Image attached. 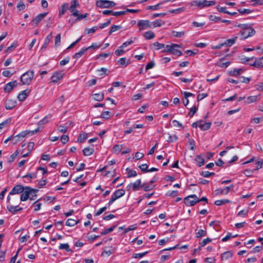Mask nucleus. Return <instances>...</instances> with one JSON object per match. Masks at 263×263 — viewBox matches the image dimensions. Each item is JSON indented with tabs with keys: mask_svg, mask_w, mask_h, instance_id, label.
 I'll return each instance as SVG.
<instances>
[{
	"mask_svg": "<svg viewBox=\"0 0 263 263\" xmlns=\"http://www.w3.org/2000/svg\"><path fill=\"white\" fill-rule=\"evenodd\" d=\"M252 65L257 67H263V56L256 59Z\"/></svg>",
	"mask_w": 263,
	"mask_h": 263,
	"instance_id": "obj_23",
	"label": "nucleus"
},
{
	"mask_svg": "<svg viewBox=\"0 0 263 263\" xmlns=\"http://www.w3.org/2000/svg\"><path fill=\"white\" fill-rule=\"evenodd\" d=\"M96 5L98 7L101 8H110L114 7L116 5V3L110 1L98 0L96 2Z\"/></svg>",
	"mask_w": 263,
	"mask_h": 263,
	"instance_id": "obj_4",
	"label": "nucleus"
},
{
	"mask_svg": "<svg viewBox=\"0 0 263 263\" xmlns=\"http://www.w3.org/2000/svg\"><path fill=\"white\" fill-rule=\"evenodd\" d=\"M110 112L108 111H104L101 115V117L103 119H107L109 118Z\"/></svg>",
	"mask_w": 263,
	"mask_h": 263,
	"instance_id": "obj_58",
	"label": "nucleus"
},
{
	"mask_svg": "<svg viewBox=\"0 0 263 263\" xmlns=\"http://www.w3.org/2000/svg\"><path fill=\"white\" fill-rule=\"evenodd\" d=\"M238 11L240 13L241 15H245L249 14L251 12L252 10L249 9H239Z\"/></svg>",
	"mask_w": 263,
	"mask_h": 263,
	"instance_id": "obj_50",
	"label": "nucleus"
},
{
	"mask_svg": "<svg viewBox=\"0 0 263 263\" xmlns=\"http://www.w3.org/2000/svg\"><path fill=\"white\" fill-rule=\"evenodd\" d=\"M101 47V45H98L97 43H92V45L87 48V50L89 49H95L97 48H99Z\"/></svg>",
	"mask_w": 263,
	"mask_h": 263,
	"instance_id": "obj_61",
	"label": "nucleus"
},
{
	"mask_svg": "<svg viewBox=\"0 0 263 263\" xmlns=\"http://www.w3.org/2000/svg\"><path fill=\"white\" fill-rule=\"evenodd\" d=\"M118 63L121 65V66H126L127 65V64L126 63V58H121L119 61H118Z\"/></svg>",
	"mask_w": 263,
	"mask_h": 263,
	"instance_id": "obj_56",
	"label": "nucleus"
},
{
	"mask_svg": "<svg viewBox=\"0 0 263 263\" xmlns=\"http://www.w3.org/2000/svg\"><path fill=\"white\" fill-rule=\"evenodd\" d=\"M34 77V71L30 70L23 74L20 79L23 85H29L32 81Z\"/></svg>",
	"mask_w": 263,
	"mask_h": 263,
	"instance_id": "obj_3",
	"label": "nucleus"
},
{
	"mask_svg": "<svg viewBox=\"0 0 263 263\" xmlns=\"http://www.w3.org/2000/svg\"><path fill=\"white\" fill-rule=\"evenodd\" d=\"M126 171L128 172L127 174V177L130 178V177H134L137 176V173L134 170H132L128 168H127L126 169Z\"/></svg>",
	"mask_w": 263,
	"mask_h": 263,
	"instance_id": "obj_38",
	"label": "nucleus"
},
{
	"mask_svg": "<svg viewBox=\"0 0 263 263\" xmlns=\"http://www.w3.org/2000/svg\"><path fill=\"white\" fill-rule=\"evenodd\" d=\"M98 27L97 26H95V27H92L91 28H89V29H85V31L88 33V34H90V33H93L94 32H95V31L98 29Z\"/></svg>",
	"mask_w": 263,
	"mask_h": 263,
	"instance_id": "obj_53",
	"label": "nucleus"
},
{
	"mask_svg": "<svg viewBox=\"0 0 263 263\" xmlns=\"http://www.w3.org/2000/svg\"><path fill=\"white\" fill-rule=\"evenodd\" d=\"M179 45L175 44H172L171 45H167L162 50L163 52H170L171 53L174 47H178Z\"/></svg>",
	"mask_w": 263,
	"mask_h": 263,
	"instance_id": "obj_22",
	"label": "nucleus"
},
{
	"mask_svg": "<svg viewBox=\"0 0 263 263\" xmlns=\"http://www.w3.org/2000/svg\"><path fill=\"white\" fill-rule=\"evenodd\" d=\"M187 145L190 147V149L194 151L196 148L195 141L193 139H189Z\"/></svg>",
	"mask_w": 263,
	"mask_h": 263,
	"instance_id": "obj_27",
	"label": "nucleus"
},
{
	"mask_svg": "<svg viewBox=\"0 0 263 263\" xmlns=\"http://www.w3.org/2000/svg\"><path fill=\"white\" fill-rule=\"evenodd\" d=\"M16 104V101L13 99H8L5 102V107L7 109H12Z\"/></svg>",
	"mask_w": 263,
	"mask_h": 263,
	"instance_id": "obj_12",
	"label": "nucleus"
},
{
	"mask_svg": "<svg viewBox=\"0 0 263 263\" xmlns=\"http://www.w3.org/2000/svg\"><path fill=\"white\" fill-rule=\"evenodd\" d=\"M237 236V235H235L234 236H232V235L229 233H228L226 236H224V237H223L222 238V241H223V242H225V241H228V240H229L231 238H232V237H236Z\"/></svg>",
	"mask_w": 263,
	"mask_h": 263,
	"instance_id": "obj_47",
	"label": "nucleus"
},
{
	"mask_svg": "<svg viewBox=\"0 0 263 263\" xmlns=\"http://www.w3.org/2000/svg\"><path fill=\"white\" fill-rule=\"evenodd\" d=\"M60 250H65L67 252H71V250L69 248V246L68 243H61L59 246Z\"/></svg>",
	"mask_w": 263,
	"mask_h": 263,
	"instance_id": "obj_40",
	"label": "nucleus"
},
{
	"mask_svg": "<svg viewBox=\"0 0 263 263\" xmlns=\"http://www.w3.org/2000/svg\"><path fill=\"white\" fill-rule=\"evenodd\" d=\"M39 128H37L33 130L24 131V132H21L17 135L14 136V137L15 138V139H16V138H24L29 134H31V135L36 134V133H37L39 132Z\"/></svg>",
	"mask_w": 263,
	"mask_h": 263,
	"instance_id": "obj_10",
	"label": "nucleus"
},
{
	"mask_svg": "<svg viewBox=\"0 0 263 263\" xmlns=\"http://www.w3.org/2000/svg\"><path fill=\"white\" fill-rule=\"evenodd\" d=\"M38 191L37 190H35L32 189L29 186H25V190L21 195L20 200L22 201H25L27 200L29 196L31 195H33L32 196H36L35 193Z\"/></svg>",
	"mask_w": 263,
	"mask_h": 263,
	"instance_id": "obj_2",
	"label": "nucleus"
},
{
	"mask_svg": "<svg viewBox=\"0 0 263 263\" xmlns=\"http://www.w3.org/2000/svg\"><path fill=\"white\" fill-rule=\"evenodd\" d=\"M143 36L146 39L150 40L155 37V34L153 31H148L145 32Z\"/></svg>",
	"mask_w": 263,
	"mask_h": 263,
	"instance_id": "obj_32",
	"label": "nucleus"
},
{
	"mask_svg": "<svg viewBox=\"0 0 263 263\" xmlns=\"http://www.w3.org/2000/svg\"><path fill=\"white\" fill-rule=\"evenodd\" d=\"M93 151L94 149L92 148L86 147L83 150V153L85 156H88L92 154Z\"/></svg>",
	"mask_w": 263,
	"mask_h": 263,
	"instance_id": "obj_31",
	"label": "nucleus"
},
{
	"mask_svg": "<svg viewBox=\"0 0 263 263\" xmlns=\"http://www.w3.org/2000/svg\"><path fill=\"white\" fill-rule=\"evenodd\" d=\"M197 109L195 106H194L192 108H191L188 114L189 116L190 117H192L196 112Z\"/></svg>",
	"mask_w": 263,
	"mask_h": 263,
	"instance_id": "obj_51",
	"label": "nucleus"
},
{
	"mask_svg": "<svg viewBox=\"0 0 263 263\" xmlns=\"http://www.w3.org/2000/svg\"><path fill=\"white\" fill-rule=\"evenodd\" d=\"M28 94L26 92V90H23L17 96V98L20 101H24L27 97Z\"/></svg>",
	"mask_w": 263,
	"mask_h": 263,
	"instance_id": "obj_33",
	"label": "nucleus"
},
{
	"mask_svg": "<svg viewBox=\"0 0 263 263\" xmlns=\"http://www.w3.org/2000/svg\"><path fill=\"white\" fill-rule=\"evenodd\" d=\"M125 193V192L123 189H119L116 191L111 196V197L108 203V205L110 206L115 201L123 196Z\"/></svg>",
	"mask_w": 263,
	"mask_h": 263,
	"instance_id": "obj_5",
	"label": "nucleus"
},
{
	"mask_svg": "<svg viewBox=\"0 0 263 263\" xmlns=\"http://www.w3.org/2000/svg\"><path fill=\"white\" fill-rule=\"evenodd\" d=\"M99 12H101L102 13V14L105 15H112V16H119V14H116V13H118V11L114 12L111 10H103L102 12L101 11H100Z\"/></svg>",
	"mask_w": 263,
	"mask_h": 263,
	"instance_id": "obj_29",
	"label": "nucleus"
},
{
	"mask_svg": "<svg viewBox=\"0 0 263 263\" xmlns=\"http://www.w3.org/2000/svg\"><path fill=\"white\" fill-rule=\"evenodd\" d=\"M184 202L187 206H193L197 202V198L195 195H190L184 199Z\"/></svg>",
	"mask_w": 263,
	"mask_h": 263,
	"instance_id": "obj_7",
	"label": "nucleus"
},
{
	"mask_svg": "<svg viewBox=\"0 0 263 263\" xmlns=\"http://www.w3.org/2000/svg\"><path fill=\"white\" fill-rule=\"evenodd\" d=\"M25 186H23L22 185L17 184L15 185L9 193V196L7 197V200L8 202H10L11 198L9 196L10 195H13L15 194H19L24 192L25 190Z\"/></svg>",
	"mask_w": 263,
	"mask_h": 263,
	"instance_id": "obj_6",
	"label": "nucleus"
},
{
	"mask_svg": "<svg viewBox=\"0 0 263 263\" xmlns=\"http://www.w3.org/2000/svg\"><path fill=\"white\" fill-rule=\"evenodd\" d=\"M215 2L214 1H208L206 0H204L202 2H198V7L202 8L204 7L210 6L212 5H214L215 4Z\"/></svg>",
	"mask_w": 263,
	"mask_h": 263,
	"instance_id": "obj_16",
	"label": "nucleus"
},
{
	"mask_svg": "<svg viewBox=\"0 0 263 263\" xmlns=\"http://www.w3.org/2000/svg\"><path fill=\"white\" fill-rule=\"evenodd\" d=\"M229 202L230 201L228 199L217 200L215 201V204L216 205H221Z\"/></svg>",
	"mask_w": 263,
	"mask_h": 263,
	"instance_id": "obj_44",
	"label": "nucleus"
},
{
	"mask_svg": "<svg viewBox=\"0 0 263 263\" xmlns=\"http://www.w3.org/2000/svg\"><path fill=\"white\" fill-rule=\"evenodd\" d=\"M116 226H112L108 229H105L104 231L101 232V235H106L108 233L111 232L116 228Z\"/></svg>",
	"mask_w": 263,
	"mask_h": 263,
	"instance_id": "obj_49",
	"label": "nucleus"
},
{
	"mask_svg": "<svg viewBox=\"0 0 263 263\" xmlns=\"http://www.w3.org/2000/svg\"><path fill=\"white\" fill-rule=\"evenodd\" d=\"M147 253H148V251H146V252H144L143 253H135L133 254V257H134L135 258H142L143 256H144L146 254H147Z\"/></svg>",
	"mask_w": 263,
	"mask_h": 263,
	"instance_id": "obj_46",
	"label": "nucleus"
},
{
	"mask_svg": "<svg viewBox=\"0 0 263 263\" xmlns=\"http://www.w3.org/2000/svg\"><path fill=\"white\" fill-rule=\"evenodd\" d=\"M78 221L77 220L69 218L66 222V225L69 227H73L77 224Z\"/></svg>",
	"mask_w": 263,
	"mask_h": 263,
	"instance_id": "obj_34",
	"label": "nucleus"
},
{
	"mask_svg": "<svg viewBox=\"0 0 263 263\" xmlns=\"http://www.w3.org/2000/svg\"><path fill=\"white\" fill-rule=\"evenodd\" d=\"M153 46L156 47V50H159L163 49L165 47V45L163 44L159 43L158 42H155L153 44Z\"/></svg>",
	"mask_w": 263,
	"mask_h": 263,
	"instance_id": "obj_45",
	"label": "nucleus"
},
{
	"mask_svg": "<svg viewBox=\"0 0 263 263\" xmlns=\"http://www.w3.org/2000/svg\"><path fill=\"white\" fill-rule=\"evenodd\" d=\"M141 187H143V190L145 192H147L152 190L154 186L147 185L146 183H143L141 185Z\"/></svg>",
	"mask_w": 263,
	"mask_h": 263,
	"instance_id": "obj_42",
	"label": "nucleus"
},
{
	"mask_svg": "<svg viewBox=\"0 0 263 263\" xmlns=\"http://www.w3.org/2000/svg\"><path fill=\"white\" fill-rule=\"evenodd\" d=\"M87 138V134L83 133L79 135L78 138V142L80 143L84 142Z\"/></svg>",
	"mask_w": 263,
	"mask_h": 263,
	"instance_id": "obj_36",
	"label": "nucleus"
},
{
	"mask_svg": "<svg viewBox=\"0 0 263 263\" xmlns=\"http://www.w3.org/2000/svg\"><path fill=\"white\" fill-rule=\"evenodd\" d=\"M11 122V119H8L2 123H0V130L7 126Z\"/></svg>",
	"mask_w": 263,
	"mask_h": 263,
	"instance_id": "obj_43",
	"label": "nucleus"
},
{
	"mask_svg": "<svg viewBox=\"0 0 263 263\" xmlns=\"http://www.w3.org/2000/svg\"><path fill=\"white\" fill-rule=\"evenodd\" d=\"M51 39H52V33H50L49 35H48L46 36V37L44 43L41 48V50L42 51H44L46 48V47L48 46L49 42H50V40H51Z\"/></svg>",
	"mask_w": 263,
	"mask_h": 263,
	"instance_id": "obj_19",
	"label": "nucleus"
},
{
	"mask_svg": "<svg viewBox=\"0 0 263 263\" xmlns=\"http://www.w3.org/2000/svg\"><path fill=\"white\" fill-rule=\"evenodd\" d=\"M237 39V36H236L232 39L227 40L223 43L226 46H231L235 43Z\"/></svg>",
	"mask_w": 263,
	"mask_h": 263,
	"instance_id": "obj_26",
	"label": "nucleus"
},
{
	"mask_svg": "<svg viewBox=\"0 0 263 263\" xmlns=\"http://www.w3.org/2000/svg\"><path fill=\"white\" fill-rule=\"evenodd\" d=\"M76 8L77 7L69 6V8L68 10H69L70 11V12L71 13V15H74V16H77V15H78L79 14L78 11Z\"/></svg>",
	"mask_w": 263,
	"mask_h": 263,
	"instance_id": "obj_37",
	"label": "nucleus"
},
{
	"mask_svg": "<svg viewBox=\"0 0 263 263\" xmlns=\"http://www.w3.org/2000/svg\"><path fill=\"white\" fill-rule=\"evenodd\" d=\"M86 51L87 49L86 48H82L78 52L76 53L73 55V58L75 59H79L81 57Z\"/></svg>",
	"mask_w": 263,
	"mask_h": 263,
	"instance_id": "obj_28",
	"label": "nucleus"
},
{
	"mask_svg": "<svg viewBox=\"0 0 263 263\" xmlns=\"http://www.w3.org/2000/svg\"><path fill=\"white\" fill-rule=\"evenodd\" d=\"M172 33L174 36L177 37H180L182 36H183L184 34V32H183V31H180V32L173 31L172 32Z\"/></svg>",
	"mask_w": 263,
	"mask_h": 263,
	"instance_id": "obj_63",
	"label": "nucleus"
},
{
	"mask_svg": "<svg viewBox=\"0 0 263 263\" xmlns=\"http://www.w3.org/2000/svg\"><path fill=\"white\" fill-rule=\"evenodd\" d=\"M32 206L33 207H34V211L36 212L41 209V207L42 206V203L39 202V201L37 200L33 203Z\"/></svg>",
	"mask_w": 263,
	"mask_h": 263,
	"instance_id": "obj_39",
	"label": "nucleus"
},
{
	"mask_svg": "<svg viewBox=\"0 0 263 263\" xmlns=\"http://www.w3.org/2000/svg\"><path fill=\"white\" fill-rule=\"evenodd\" d=\"M141 181L140 179H138L135 182L130 183V185H132V189L134 191L139 190L141 187Z\"/></svg>",
	"mask_w": 263,
	"mask_h": 263,
	"instance_id": "obj_20",
	"label": "nucleus"
},
{
	"mask_svg": "<svg viewBox=\"0 0 263 263\" xmlns=\"http://www.w3.org/2000/svg\"><path fill=\"white\" fill-rule=\"evenodd\" d=\"M217 9L218 10V11H219L220 12H223V13H226V14H228L229 15H234L237 14V12H230V11H227V7H220L219 6H218L217 7Z\"/></svg>",
	"mask_w": 263,
	"mask_h": 263,
	"instance_id": "obj_21",
	"label": "nucleus"
},
{
	"mask_svg": "<svg viewBox=\"0 0 263 263\" xmlns=\"http://www.w3.org/2000/svg\"><path fill=\"white\" fill-rule=\"evenodd\" d=\"M140 10L139 9H126L125 10L118 11V13L116 14H119L120 15H129L131 13L133 15H136L137 13H138Z\"/></svg>",
	"mask_w": 263,
	"mask_h": 263,
	"instance_id": "obj_8",
	"label": "nucleus"
},
{
	"mask_svg": "<svg viewBox=\"0 0 263 263\" xmlns=\"http://www.w3.org/2000/svg\"><path fill=\"white\" fill-rule=\"evenodd\" d=\"M176 47H174L173 48V50H172V53L174 55H177V56H180L182 55V52L177 50V49H176Z\"/></svg>",
	"mask_w": 263,
	"mask_h": 263,
	"instance_id": "obj_60",
	"label": "nucleus"
},
{
	"mask_svg": "<svg viewBox=\"0 0 263 263\" xmlns=\"http://www.w3.org/2000/svg\"><path fill=\"white\" fill-rule=\"evenodd\" d=\"M253 172V170L246 169L243 171V174L246 176L249 177L252 176Z\"/></svg>",
	"mask_w": 263,
	"mask_h": 263,
	"instance_id": "obj_59",
	"label": "nucleus"
},
{
	"mask_svg": "<svg viewBox=\"0 0 263 263\" xmlns=\"http://www.w3.org/2000/svg\"><path fill=\"white\" fill-rule=\"evenodd\" d=\"M138 26L140 30H144L150 28L151 24L148 20H141L138 23Z\"/></svg>",
	"mask_w": 263,
	"mask_h": 263,
	"instance_id": "obj_9",
	"label": "nucleus"
},
{
	"mask_svg": "<svg viewBox=\"0 0 263 263\" xmlns=\"http://www.w3.org/2000/svg\"><path fill=\"white\" fill-rule=\"evenodd\" d=\"M121 27L120 26H117V25H114L111 26L110 30L109 31V34L112 33V32H114L118 30H119Z\"/></svg>",
	"mask_w": 263,
	"mask_h": 263,
	"instance_id": "obj_57",
	"label": "nucleus"
},
{
	"mask_svg": "<svg viewBox=\"0 0 263 263\" xmlns=\"http://www.w3.org/2000/svg\"><path fill=\"white\" fill-rule=\"evenodd\" d=\"M134 42L133 40V38L132 37L130 40L126 41L122 44V45L120 47V48L126 47L127 46L132 44Z\"/></svg>",
	"mask_w": 263,
	"mask_h": 263,
	"instance_id": "obj_54",
	"label": "nucleus"
},
{
	"mask_svg": "<svg viewBox=\"0 0 263 263\" xmlns=\"http://www.w3.org/2000/svg\"><path fill=\"white\" fill-rule=\"evenodd\" d=\"M123 148V145L116 144L113 147V150L117 153L121 152Z\"/></svg>",
	"mask_w": 263,
	"mask_h": 263,
	"instance_id": "obj_52",
	"label": "nucleus"
},
{
	"mask_svg": "<svg viewBox=\"0 0 263 263\" xmlns=\"http://www.w3.org/2000/svg\"><path fill=\"white\" fill-rule=\"evenodd\" d=\"M242 68H234L229 71L228 73L230 76L236 77L242 73L244 72Z\"/></svg>",
	"mask_w": 263,
	"mask_h": 263,
	"instance_id": "obj_15",
	"label": "nucleus"
},
{
	"mask_svg": "<svg viewBox=\"0 0 263 263\" xmlns=\"http://www.w3.org/2000/svg\"><path fill=\"white\" fill-rule=\"evenodd\" d=\"M140 169L141 170V171L144 172H147L148 171V165L146 164H142L140 166H139Z\"/></svg>",
	"mask_w": 263,
	"mask_h": 263,
	"instance_id": "obj_62",
	"label": "nucleus"
},
{
	"mask_svg": "<svg viewBox=\"0 0 263 263\" xmlns=\"http://www.w3.org/2000/svg\"><path fill=\"white\" fill-rule=\"evenodd\" d=\"M92 98L95 100L101 101L104 99L103 93H95L92 95Z\"/></svg>",
	"mask_w": 263,
	"mask_h": 263,
	"instance_id": "obj_35",
	"label": "nucleus"
},
{
	"mask_svg": "<svg viewBox=\"0 0 263 263\" xmlns=\"http://www.w3.org/2000/svg\"><path fill=\"white\" fill-rule=\"evenodd\" d=\"M164 24V22L162 21L161 20H157L155 21H154L152 23V24L153 25V27H160L163 25Z\"/></svg>",
	"mask_w": 263,
	"mask_h": 263,
	"instance_id": "obj_41",
	"label": "nucleus"
},
{
	"mask_svg": "<svg viewBox=\"0 0 263 263\" xmlns=\"http://www.w3.org/2000/svg\"><path fill=\"white\" fill-rule=\"evenodd\" d=\"M233 256V253L231 251H227L222 253L221 255V259L222 260H226L231 258Z\"/></svg>",
	"mask_w": 263,
	"mask_h": 263,
	"instance_id": "obj_25",
	"label": "nucleus"
},
{
	"mask_svg": "<svg viewBox=\"0 0 263 263\" xmlns=\"http://www.w3.org/2000/svg\"><path fill=\"white\" fill-rule=\"evenodd\" d=\"M41 18L42 17H35L30 23L31 25L32 26L37 25V24L41 21Z\"/></svg>",
	"mask_w": 263,
	"mask_h": 263,
	"instance_id": "obj_55",
	"label": "nucleus"
},
{
	"mask_svg": "<svg viewBox=\"0 0 263 263\" xmlns=\"http://www.w3.org/2000/svg\"><path fill=\"white\" fill-rule=\"evenodd\" d=\"M7 210L12 214H14L17 211H20L23 210L22 208H18V205L16 206H13L11 204H8L7 206Z\"/></svg>",
	"mask_w": 263,
	"mask_h": 263,
	"instance_id": "obj_17",
	"label": "nucleus"
},
{
	"mask_svg": "<svg viewBox=\"0 0 263 263\" xmlns=\"http://www.w3.org/2000/svg\"><path fill=\"white\" fill-rule=\"evenodd\" d=\"M260 98V96H251L246 98L244 101L245 104H248L257 102Z\"/></svg>",
	"mask_w": 263,
	"mask_h": 263,
	"instance_id": "obj_11",
	"label": "nucleus"
},
{
	"mask_svg": "<svg viewBox=\"0 0 263 263\" xmlns=\"http://www.w3.org/2000/svg\"><path fill=\"white\" fill-rule=\"evenodd\" d=\"M17 46V43L14 42L12 44V45L8 47L7 49L5 50L6 52H12Z\"/></svg>",
	"mask_w": 263,
	"mask_h": 263,
	"instance_id": "obj_48",
	"label": "nucleus"
},
{
	"mask_svg": "<svg viewBox=\"0 0 263 263\" xmlns=\"http://www.w3.org/2000/svg\"><path fill=\"white\" fill-rule=\"evenodd\" d=\"M212 21L217 22V23H223L226 24H229L230 23V21L229 20H227L224 19H222L221 17H213Z\"/></svg>",
	"mask_w": 263,
	"mask_h": 263,
	"instance_id": "obj_30",
	"label": "nucleus"
},
{
	"mask_svg": "<svg viewBox=\"0 0 263 263\" xmlns=\"http://www.w3.org/2000/svg\"><path fill=\"white\" fill-rule=\"evenodd\" d=\"M17 84V82L16 81H13L10 82H9L6 85L5 87V91L7 92H10L14 87L16 86Z\"/></svg>",
	"mask_w": 263,
	"mask_h": 263,
	"instance_id": "obj_14",
	"label": "nucleus"
},
{
	"mask_svg": "<svg viewBox=\"0 0 263 263\" xmlns=\"http://www.w3.org/2000/svg\"><path fill=\"white\" fill-rule=\"evenodd\" d=\"M238 27L241 28L240 34L241 39L242 40L246 39L253 36L255 34V30L250 25L242 24L239 25Z\"/></svg>",
	"mask_w": 263,
	"mask_h": 263,
	"instance_id": "obj_1",
	"label": "nucleus"
},
{
	"mask_svg": "<svg viewBox=\"0 0 263 263\" xmlns=\"http://www.w3.org/2000/svg\"><path fill=\"white\" fill-rule=\"evenodd\" d=\"M69 8V4L68 3H64L61 7L59 9V14L60 15H63L65 14V12Z\"/></svg>",
	"mask_w": 263,
	"mask_h": 263,
	"instance_id": "obj_24",
	"label": "nucleus"
},
{
	"mask_svg": "<svg viewBox=\"0 0 263 263\" xmlns=\"http://www.w3.org/2000/svg\"><path fill=\"white\" fill-rule=\"evenodd\" d=\"M55 45L59 46L60 45V43L61 42V34H58L55 37Z\"/></svg>",
	"mask_w": 263,
	"mask_h": 263,
	"instance_id": "obj_64",
	"label": "nucleus"
},
{
	"mask_svg": "<svg viewBox=\"0 0 263 263\" xmlns=\"http://www.w3.org/2000/svg\"><path fill=\"white\" fill-rule=\"evenodd\" d=\"M63 74L61 72H54L51 77V82L53 83L57 82L63 78Z\"/></svg>",
	"mask_w": 263,
	"mask_h": 263,
	"instance_id": "obj_18",
	"label": "nucleus"
},
{
	"mask_svg": "<svg viewBox=\"0 0 263 263\" xmlns=\"http://www.w3.org/2000/svg\"><path fill=\"white\" fill-rule=\"evenodd\" d=\"M211 126V122H203L201 121H198V127L201 130H206L209 129Z\"/></svg>",
	"mask_w": 263,
	"mask_h": 263,
	"instance_id": "obj_13",
	"label": "nucleus"
}]
</instances>
